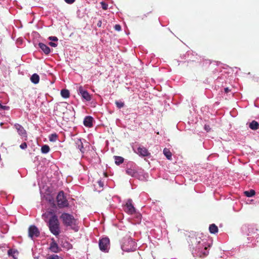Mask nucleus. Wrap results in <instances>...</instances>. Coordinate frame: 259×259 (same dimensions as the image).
Returning <instances> with one entry per match:
<instances>
[{"label":"nucleus","instance_id":"nucleus-1","mask_svg":"<svg viewBox=\"0 0 259 259\" xmlns=\"http://www.w3.org/2000/svg\"><path fill=\"white\" fill-rule=\"evenodd\" d=\"M190 240L192 243L190 248L194 256L204 257L208 255L210 245L206 239L192 237Z\"/></svg>","mask_w":259,"mask_h":259},{"label":"nucleus","instance_id":"nucleus-2","mask_svg":"<svg viewBox=\"0 0 259 259\" xmlns=\"http://www.w3.org/2000/svg\"><path fill=\"white\" fill-rule=\"evenodd\" d=\"M60 218L65 226L70 227L75 232L78 231L79 228L77 226V221L75 219L73 215L68 213L63 212L60 215Z\"/></svg>","mask_w":259,"mask_h":259},{"label":"nucleus","instance_id":"nucleus-3","mask_svg":"<svg viewBox=\"0 0 259 259\" xmlns=\"http://www.w3.org/2000/svg\"><path fill=\"white\" fill-rule=\"evenodd\" d=\"M137 244L130 236L124 237L121 242V248L123 251L130 252L136 250Z\"/></svg>","mask_w":259,"mask_h":259},{"label":"nucleus","instance_id":"nucleus-4","mask_svg":"<svg viewBox=\"0 0 259 259\" xmlns=\"http://www.w3.org/2000/svg\"><path fill=\"white\" fill-rule=\"evenodd\" d=\"M48 226L51 232L56 236L59 235L60 233L59 222L56 214L53 215L49 219Z\"/></svg>","mask_w":259,"mask_h":259},{"label":"nucleus","instance_id":"nucleus-5","mask_svg":"<svg viewBox=\"0 0 259 259\" xmlns=\"http://www.w3.org/2000/svg\"><path fill=\"white\" fill-rule=\"evenodd\" d=\"M57 202L59 208H64L68 207L69 203L66 198L63 191L59 192L57 196Z\"/></svg>","mask_w":259,"mask_h":259},{"label":"nucleus","instance_id":"nucleus-6","mask_svg":"<svg viewBox=\"0 0 259 259\" xmlns=\"http://www.w3.org/2000/svg\"><path fill=\"white\" fill-rule=\"evenodd\" d=\"M100 249L105 252H108L110 247V240L108 237H104L100 239L99 241Z\"/></svg>","mask_w":259,"mask_h":259},{"label":"nucleus","instance_id":"nucleus-7","mask_svg":"<svg viewBox=\"0 0 259 259\" xmlns=\"http://www.w3.org/2000/svg\"><path fill=\"white\" fill-rule=\"evenodd\" d=\"M40 235V232L38 229L34 225L30 226L28 228V236L32 240L37 237H38Z\"/></svg>","mask_w":259,"mask_h":259},{"label":"nucleus","instance_id":"nucleus-8","mask_svg":"<svg viewBox=\"0 0 259 259\" xmlns=\"http://www.w3.org/2000/svg\"><path fill=\"white\" fill-rule=\"evenodd\" d=\"M124 211L130 214H132L135 212V208L132 204V200L128 199L124 207Z\"/></svg>","mask_w":259,"mask_h":259},{"label":"nucleus","instance_id":"nucleus-9","mask_svg":"<svg viewBox=\"0 0 259 259\" xmlns=\"http://www.w3.org/2000/svg\"><path fill=\"white\" fill-rule=\"evenodd\" d=\"M136 172L137 174L136 178L142 181L146 180L148 175L142 168H137Z\"/></svg>","mask_w":259,"mask_h":259},{"label":"nucleus","instance_id":"nucleus-10","mask_svg":"<svg viewBox=\"0 0 259 259\" xmlns=\"http://www.w3.org/2000/svg\"><path fill=\"white\" fill-rule=\"evenodd\" d=\"M51 242L50 245L49 249L54 253H58L61 250V248L59 247L58 244L55 241L54 238L51 239Z\"/></svg>","mask_w":259,"mask_h":259},{"label":"nucleus","instance_id":"nucleus-11","mask_svg":"<svg viewBox=\"0 0 259 259\" xmlns=\"http://www.w3.org/2000/svg\"><path fill=\"white\" fill-rule=\"evenodd\" d=\"M78 92L82 98L84 99L86 101H89L91 100V95L87 91L83 90L82 86H80L79 87Z\"/></svg>","mask_w":259,"mask_h":259},{"label":"nucleus","instance_id":"nucleus-12","mask_svg":"<svg viewBox=\"0 0 259 259\" xmlns=\"http://www.w3.org/2000/svg\"><path fill=\"white\" fill-rule=\"evenodd\" d=\"M74 142L75 146L79 149V150L81 151L82 153H83L85 151V148H84L83 146V143L79 138H76L74 139Z\"/></svg>","mask_w":259,"mask_h":259},{"label":"nucleus","instance_id":"nucleus-13","mask_svg":"<svg viewBox=\"0 0 259 259\" xmlns=\"http://www.w3.org/2000/svg\"><path fill=\"white\" fill-rule=\"evenodd\" d=\"M14 126L19 135L21 136H25L26 135V132L21 125L16 123L15 124Z\"/></svg>","mask_w":259,"mask_h":259},{"label":"nucleus","instance_id":"nucleus-14","mask_svg":"<svg viewBox=\"0 0 259 259\" xmlns=\"http://www.w3.org/2000/svg\"><path fill=\"white\" fill-rule=\"evenodd\" d=\"M93 118L90 116H86L83 120V124L85 126L91 127L93 126Z\"/></svg>","mask_w":259,"mask_h":259},{"label":"nucleus","instance_id":"nucleus-15","mask_svg":"<svg viewBox=\"0 0 259 259\" xmlns=\"http://www.w3.org/2000/svg\"><path fill=\"white\" fill-rule=\"evenodd\" d=\"M136 169L135 166L131 167L130 168H127L125 170L126 174L129 176H132V177L135 178L136 176Z\"/></svg>","mask_w":259,"mask_h":259},{"label":"nucleus","instance_id":"nucleus-16","mask_svg":"<svg viewBox=\"0 0 259 259\" xmlns=\"http://www.w3.org/2000/svg\"><path fill=\"white\" fill-rule=\"evenodd\" d=\"M38 45L46 55H48L50 53V48L45 44L39 42Z\"/></svg>","mask_w":259,"mask_h":259},{"label":"nucleus","instance_id":"nucleus-17","mask_svg":"<svg viewBox=\"0 0 259 259\" xmlns=\"http://www.w3.org/2000/svg\"><path fill=\"white\" fill-rule=\"evenodd\" d=\"M138 153L143 156H147L149 154L147 149L144 147H140L137 149Z\"/></svg>","mask_w":259,"mask_h":259},{"label":"nucleus","instance_id":"nucleus-18","mask_svg":"<svg viewBox=\"0 0 259 259\" xmlns=\"http://www.w3.org/2000/svg\"><path fill=\"white\" fill-rule=\"evenodd\" d=\"M249 127L251 130L255 131L258 128L259 124L257 121L253 120L249 123Z\"/></svg>","mask_w":259,"mask_h":259},{"label":"nucleus","instance_id":"nucleus-19","mask_svg":"<svg viewBox=\"0 0 259 259\" xmlns=\"http://www.w3.org/2000/svg\"><path fill=\"white\" fill-rule=\"evenodd\" d=\"M30 80L33 83L37 84L39 82V76L36 73H34L31 76Z\"/></svg>","mask_w":259,"mask_h":259},{"label":"nucleus","instance_id":"nucleus-20","mask_svg":"<svg viewBox=\"0 0 259 259\" xmlns=\"http://www.w3.org/2000/svg\"><path fill=\"white\" fill-rule=\"evenodd\" d=\"M163 152L164 155H165V156L167 158V159L168 160H171L172 154L169 149L166 148H164L163 149Z\"/></svg>","mask_w":259,"mask_h":259},{"label":"nucleus","instance_id":"nucleus-21","mask_svg":"<svg viewBox=\"0 0 259 259\" xmlns=\"http://www.w3.org/2000/svg\"><path fill=\"white\" fill-rule=\"evenodd\" d=\"M209 230L211 234H215L218 232V228L215 224H212L210 225Z\"/></svg>","mask_w":259,"mask_h":259},{"label":"nucleus","instance_id":"nucleus-22","mask_svg":"<svg viewBox=\"0 0 259 259\" xmlns=\"http://www.w3.org/2000/svg\"><path fill=\"white\" fill-rule=\"evenodd\" d=\"M8 255L10 256H12L13 259H17L16 256L18 255V252L17 251L14 249H9L8 252Z\"/></svg>","mask_w":259,"mask_h":259},{"label":"nucleus","instance_id":"nucleus-23","mask_svg":"<svg viewBox=\"0 0 259 259\" xmlns=\"http://www.w3.org/2000/svg\"><path fill=\"white\" fill-rule=\"evenodd\" d=\"M61 96L64 98H68L70 96V93L67 89H63L61 91Z\"/></svg>","mask_w":259,"mask_h":259},{"label":"nucleus","instance_id":"nucleus-24","mask_svg":"<svg viewBox=\"0 0 259 259\" xmlns=\"http://www.w3.org/2000/svg\"><path fill=\"white\" fill-rule=\"evenodd\" d=\"M244 194L246 196L248 197H251L255 194V192L254 190L251 189L249 191H244Z\"/></svg>","mask_w":259,"mask_h":259},{"label":"nucleus","instance_id":"nucleus-25","mask_svg":"<svg viewBox=\"0 0 259 259\" xmlns=\"http://www.w3.org/2000/svg\"><path fill=\"white\" fill-rule=\"evenodd\" d=\"M50 148L47 145H43L41 148V151L42 153H47L49 152Z\"/></svg>","mask_w":259,"mask_h":259},{"label":"nucleus","instance_id":"nucleus-26","mask_svg":"<svg viewBox=\"0 0 259 259\" xmlns=\"http://www.w3.org/2000/svg\"><path fill=\"white\" fill-rule=\"evenodd\" d=\"M58 138L57 135L55 134H52L49 136V140L51 142H55L57 140Z\"/></svg>","mask_w":259,"mask_h":259},{"label":"nucleus","instance_id":"nucleus-27","mask_svg":"<svg viewBox=\"0 0 259 259\" xmlns=\"http://www.w3.org/2000/svg\"><path fill=\"white\" fill-rule=\"evenodd\" d=\"M115 104H116L117 107H118L119 109L122 108L124 106V102L121 101H116Z\"/></svg>","mask_w":259,"mask_h":259},{"label":"nucleus","instance_id":"nucleus-28","mask_svg":"<svg viewBox=\"0 0 259 259\" xmlns=\"http://www.w3.org/2000/svg\"><path fill=\"white\" fill-rule=\"evenodd\" d=\"M62 246L67 249H69L72 248V245L68 242H65L63 243Z\"/></svg>","mask_w":259,"mask_h":259},{"label":"nucleus","instance_id":"nucleus-29","mask_svg":"<svg viewBox=\"0 0 259 259\" xmlns=\"http://www.w3.org/2000/svg\"><path fill=\"white\" fill-rule=\"evenodd\" d=\"M124 158L120 156H115V162H123Z\"/></svg>","mask_w":259,"mask_h":259},{"label":"nucleus","instance_id":"nucleus-30","mask_svg":"<svg viewBox=\"0 0 259 259\" xmlns=\"http://www.w3.org/2000/svg\"><path fill=\"white\" fill-rule=\"evenodd\" d=\"M101 6H102V8L103 10H107L108 9V5L107 4H106L105 3L103 2H102L101 3Z\"/></svg>","mask_w":259,"mask_h":259},{"label":"nucleus","instance_id":"nucleus-31","mask_svg":"<svg viewBox=\"0 0 259 259\" xmlns=\"http://www.w3.org/2000/svg\"><path fill=\"white\" fill-rule=\"evenodd\" d=\"M47 259H59V256L56 254H53L49 256Z\"/></svg>","mask_w":259,"mask_h":259},{"label":"nucleus","instance_id":"nucleus-32","mask_svg":"<svg viewBox=\"0 0 259 259\" xmlns=\"http://www.w3.org/2000/svg\"><path fill=\"white\" fill-rule=\"evenodd\" d=\"M27 144L25 142H24L23 143H22L20 146V147L22 149H25L27 148Z\"/></svg>","mask_w":259,"mask_h":259},{"label":"nucleus","instance_id":"nucleus-33","mask_svg":"<svg viewBox=\"0 0 259 259\" xmlns=\"http://www.w3.org/2000/svg\"><path fill=\"white\" fill-rule=\"evenodd\" d=\"M114 29L116 30V31H120L121 30V26L119 25V24H116L115 26H114Z\"/></svg>","mask_w":259,"mask_h":259},{"label":"nucleus","instance_id":"nucleus-34","mask_svg":"<svg viewBox=\"0 0 259 259\" xmlns=\"http://www.w3.org/2000/svg\"><path fill=\"white\" fill-rule=\"evenodd\" d=\"M49 39L54 41H58V39L56 36H50Z\"/></svg>","mask_w":259,"mask_h":259},{"label":"nucleus","instance_id":"nucleus-35","mask_svg":"<svg viewBox=\"0 0 259 259\" xmlns=\"http://www.w3.org/2000/svg\"><path fill=\"white\" fill-rule=\"evenodd\" d=\"M204 129L207 132H208L210 131L211 128L209 125L205 124L204 125Z\"/></svg>","mask_w":259,"mask_h":259},{"label":"nucleus","instance_id":"nucleus-36","mask_svg":"<svg viewBox=\"0 0 259 259\" xmlns=\"http://www.w3.org/2000/svg\"><path fill=\"white\" fill-rule=\"evenodd\" d=\"M49 45L50 46H51V47H57V44H56V43H55V42H50L49 43Z\"/></svg>","mask_w":259,"mask_h":259},{"label":"nucleus","instance_id":"nucleus-37","mask_svg":"<svg viewBox=\"0 0 259 259\" xmlns=\"http://www.w3.org/2000/svg\"><path fill=\"white\" fill-rule=\"evenodd\" d=\"M65 1L68 4H71L75 2V0H65Z\"/></svg>","mask_w":259,"mask_h":259},{"label":"nucleus","instance_id":"nucleus-38","mask_svg":"<svg viewBox=\"0 0 259 259\" xmlns=\"http://www.w3.org/2000/svg\"><path fill=\"white\" fill-rule=\"evenodd\" d=\"M102 21H101V20H99V21H98V23H97V26H98V27H101V26H102Z\"/></svg>","mask_w":259,"mask_h":259},{"label":"nucleus","instance_id":"nucleus-39","mask_svg":"<svg viewBox=\"0 0 259 259\" xmlns=\"http://www.w3.org/2000/svg\"><path fill=\"white\" fill-rule=\"evenodd\" d=\"M7 106H3L2 105L1 103H0V108L1 109H6L7 108Z\"/></svg>","mask_w":259,"mask_h":259},{"label":"nucleus","instance_id":"nucleus-40","mask_svg":"<svg viewBox=\"0 0 259 259\" xmlns=\"http://www.w3.org/2000/svg\"><path fill=\"white\" fill-rule=\"evenodd\" d=\"M230 91V90H229L228 88H225V93H228Z\"/></svg>","mask_w":259,"mask_h":259},{"label":"nucleus","instance_id":"nucleus-41","mask_svg":"<svg viewBox=\"0 0 259 259\" xmlns=\"http://www.w3.org/2000/svg\"><path fill=\"white\" fill-rule=\"evenodd\" d=\"M117 165H119L120 164H121V163H119V162H118V163H115Z\"/></svg>","mask_w":259,"mask_h":259},{"label":"nucleus","instance_id":"nucleus-42","mask_svg":"<svg viewBox=\"0 0 259 259\" xmlns=\"http://www.w3.org/2000/svg\"><path fill=\"white\" fill-rule=\"evenodd\" d=\"M99 183L100 186H102L101 182H99Z\"/></svg>","mask_w":259,"mask_h":259},{"label":"nucleus","instance_id":"nucleus-43","mask_svg":"<svg viewBox=\"0 0 259 259\" xmlns=\"http://www.w3.org/2000/svg\"><path fill=\"white\" fill-rule=\"evenodd\" d=\"M169 164H175V163L171 162V163H169Z\"/></svg>","mask_w":259,"mask_h":259}]
</instances>
